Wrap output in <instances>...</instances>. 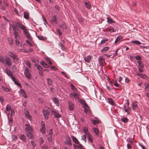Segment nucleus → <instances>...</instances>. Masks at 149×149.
Segmentation results:
<instances>
[{"instance_id":"nucleus-1","label":"nucleus","mask_w":149,"mask_h":149,"mask_svg":"<svg viewBox=\"0 0 149 149\" xmlns=\"http://www.w3.org/2000/svg\"><path fill=\"white\" fill-rule=\"evenodd\" d=\"M26 126V132L27 136L31 139L33 138V135L32 134V129L30 125L28 124H26L25 125Z\"/></svg>"},{"instance_id":"nucleus-2","label":"nucleus","mask_w":149,"mask_h":149,"mask_svg":"<svg viewBox=\"0 0 149 149\" xmlns=\"http://www.w3.org/2000/svg\"><path fill=\"white\" fill-rule=\"evenodd\" d=\"M11 25L12 26V27L14 26L15 27H17L20 29L23 30V31H24L26 29L25 27L23 24H21L20 22H13V24H11Z\"/></svg>"},{"instance_id":"nucleus-3","label":"nucleus","mask_w":149,"mask_h":149,"mask_svg":"<svg viewBox=\"0 0 149 149\" xmlns=\"http://www.w3.org/2000/svg\"><path fill=\"white\" fill-rule=\"evenodd\" d=\"M24 74L27 78L30 79L31 77V71L27 67L25 68L24 72Z\"/></svg>"},{"instance_id":"nucleus-4","label":"nucleus","mask_w":149,"mask_h":149,"mask_svg":"<svg viewBox=\"0 0 149 149\" xmlns=\"http://www.w3.org/2000/svg\"><path fill=\"white\" fill-rule=\"evenodd\" d=\"M45 123L43 121H41V128L40 130L42 134H44L45 133L46 128L45 127Z\"/></svg>"},{"instance_id":"nucleus-5","label":"nucleus","mask_w":149,"mask_h":149,"mask_svg":"<svg viewBox=\"0 0 149 149\" xmlns=\"http://www.w3.org/2000/svg\"><path fill=\"white\" fill-rule=\"evenodd\" d=\"M23 31L24 33V35L26 36V37L29 40H32V38L31 37L30 34L28 31L27 29H26Z\"/></svg>"},{"instance_id":"nucleus-6","label":"nucleus","mask_w":149,"mask_h":149,"mask_svg":"<svg viewBox=\"0 0 149 149\" xmlns=\"http://www.w3.org/2000/svg\"><path fill=\"white\" fill-rule=\"evenodd\" d=\"M12 28L14 32V36L18 35V32L19 31V30L17 27H15L14 26H13Z\"/></svg>"},{"instance_id":"nucleus-7","label":"nucleus","mask_w":149,"mask_h":149,"mask_svg":"<svg viewBox=\"0 0 149 149\" xmlns=\"http://www.w3.org/2000/svg\"><path fill=\"white\" fill-rule=\"evenodd\" d=\"M43 113L45 119L46 120L47 119L49 115L48 111L46 110H43Z\"/></svg>"},{"instance_id":"nucleus-8","label":"nucleus","mask_w":149,"mask_h":149,"mask_svg":"<svg viewBox=\"0 0 149 149\" xmlns=\"http://www.w3.org/2000/svg\"><path fill=\"white\" fill-rule=\"evenodd\" d=\"M104 60V59L103 57L102 56H100L99 57L98 59V62L100 65L102 67L103 66V63Z\"/></svg>"},{"instance_id":"nucleus-9","label":"nucleus","mask_w":149,"mask_h":149,"mask_svg":"<svg viewBox=\"0 0 149 149\" xmlns=\"http://www.w3.org/2000/svg\"><path fill=\"white\" fill-rule=\"evenodd\" d=\"M24 113L26 117L29 120H31V116L30 115L29 112L27 111L26 109H24Z\"/></svg>"},{"instance_id":"nucleus-10","label":"nucleus","mask_w":149,"mask_h":149,"mask_svg":"<svg viewBox=\"0 0 149 149\" xmlns=\"http://www.w3.org/2000/svg\"><path fill=\"white\" fill-rule=\"evenodd\" d=\"M51 111L52 114L54 115L55 117L59 118L61 116V115L60 114L56 112L55 111L52 110Z\"/></svg>"},{"instance_id":"nucleus-11","label":"nucleus","mask_w":149,"mask_h":149,"mask_svg":"<svg viewBox=\"0 0 149 149\" xmlns=\"http://www.w3.org/2000/svg\"><path fill=\"white\" fill-rule=\"evenodd\" d=\"M52 100L53 102L55 103V104L57 106H59V101L56 98L53 97L52 98Z\"/></svg>"},{"instance_id":"nucleus-12","label":"nucleus","mask_w":149,"mask_h":149,"mask_svg":"<svg viewBox=\"0 0 149 149\" xmlns=\"http://www.w3.org/2000/svg\"><path fill=\"white\" fill-rule=\"evenodd\" d=\"M84 59L86 62L90 63L91 61V57L90 56H88L86 57H84Z\"/></svg>"},{"instance_id":"nucleus-13","label":"nucleus","mask_w":149,"mask_h":149,"mask_svg":"<svg viewBox=\"0 0 149 149\" xmlns=\"http://www.w3.org/2000/svg\"><path fill=\"white\" fill-rule=\"evenodd\" d=\"M132 109L133 110H136L138 106V104L137 102H133L132 103Z\"/></svg>"},{"instance_id":"nucleus-14","label":"nucleus","mask_w":149,"mask_h":149,"mask_svg":"<svg viewBox=\"0 0 149 149\" xmlns=\"http://www.w3.org/2000/svg\"><path fill=\"white\" fill-rule=\"evenodd\" d=\"M79 101L81 104L83 105L84 108H87V105L85 103V100L80 99L79 100Z\"/></svg>"},{"instance_id":"nucleus-15","label":"nucleus","mask_w":149,"mask_h":149,"mask_svg":"<svg viewBox=\"0 0 149 149\" xmlns=\"http://www.w3.org/2000/svg\"><path fill=\"white\" fill-rule=\"evenodd\" d=\"M52 23L54 24H57V17L56 15L52 17V20L51 21Z\"/></svg>"},{"instance_id":"nucleus-16","label":"nucleus","mask_w":149,"mask_h":149,"mask_svg":"<svg viewBox=\"0 0 149 149\" xmlns=\"http://www.w3.org/2000/svg\"><path fill=\"white\" fill-rule=\"evenodd\" d=\"M6 64L7 65L10 66L11 65L10 62V58L8 57H6L5 59Z\"/></svg>"},{"instance_id":"nucleus-17","label":"nucleus","mask_w":149,"mask_h":149,"mask_svg":"<svg viewBox=\"0 0 149 149\" xmlns=\"http://www.w3.org/2000/svg\"><path fill=\"white\" fill-rule=\"evenodd\" d=\"M6 72L9 76L12 77V76H13V75L11 72V71L9 70L6 69Z\"/></svg>"},{"instance_id":"nucleus-18","label":"nucleus","mask_w":149,"mask_h":149,"mask_svg":"<svg viewBox=\"0 0 149 149\" xmlns=\"http://www.w3.org/2000/svg\"><path fill=\"white\" fill-rule=\"evenodd\" d=\"M69 109L70 110H73L74 109V105L71 102H69Z\"/></svg>"},{"instance_id":"nucleus-19","label":"nucleus","mask_w":149,"mask_h":149,"mask_svg":"<svg viewBox=\"0 0 149 149\" xmlns=\"http://www.w3.org/2000/svg\"><path fill=\"white\" fill-rule=\"evenodd\" d=\"M21 94L24 97L26 98L27 97L26 93L24 91L23 89L20 90Z\"/></svg>"},{"instance_id":"nucleus-20","label":"nucleus","mask_w":149,"mask_h":149,"mask_svg":"<svg viewBox=\"0 0 149 149\" xmlns=\"http://www.w3.org/2000/svg\"><path fill=\"white\" fill-rule=\"evenodd\" d=\"M71 137L73 141H74L75 143L77 144L79 143V141L76 138V137L73 136H72Z\"/></svg>"},{"instance_id":"nucleus-21","label":"nucleus","mask_w":149,"mask_h":149,"mask_svg":"<svg viewBox=\"0 0 149 149\" xmlns=\"http://www.w3.org/2000/svg\"><path fill=\"white\" fill-rule=\"evenodd\" d=\"M124 107L125 112L127 113L128 114H130V111H131V109L129 107H128L127 108H126L125 106Z\"/></svg>"},{"instance_id":"nucleus-22","label":"nucleus","mask_w":149,"mask_h":149,"mask_svg":"<svg viewBox=\"0 0 149 149\" xmlns=\"http://www.w3.org/2000/svg\"><path fill=\"white\" fill-rule=\"evenodd\" d=\"M109 48L108 47H104L101 50V52L102 53H104L107 51L109 49Z\"/></svg>"},{"instance_id":"nucleus-23","label":"nucleus","mask_w":149,"mask_h":149,"mask_svg":"<svg viewBox=\"0 0 149 149\" xmlns=\"http://www.w3.org/2000/svg\"><path fill=\"white\" fill-rule=\"evenodd\" d=\"M123 38V37L121 36H118L116 39L115 43H117L118 42L120 41V40Z\"/></svg>"},{"instance_id":"nucleus-24","label":"nucleus","mask_w":149,"mask_h":149,"mask_svg":"<svg viewBox=\"0 0 149 149\" xmlns=\"http://www.w3.org/2000/svg\"><path fill=\"white\" fill-rule=\"evenodd\" d=\"M66 143L68 145L70 146L72 145L71 143V140L69 138H68L66 140Z\"/></svg>"},{"instance_id":"nucleus-25","label":"nucleus","mask_w":149,"mask_h":149,"mask_svg":"<svg viewBox=\"0 0 149 149\" xmlns=\"http://www.w3.org/2000/svg\"><path fill=\"white\" fill-rule=\"evenodd\" d=\"M108 102L110 104L114 105L115 103L114 100L111 98H108Z\"/></svg>"},{"instance_id":"nucleus-26","label":"nucleus","mask_w":149,"mask_h":149,"mask_svg":"<svg viewBox=\"0 0 149 149\" xmlns=\"http://www.w3.org/2000/svg\"><path fill=\"white\" fill-rule=\"evenodd\" d=\"M40 63L45 68H48L49 66L48 64H46L43 61H41L40 62Z\"/></svg>"},{"instance_id":"nucleus-27","label":"nucleus","mask_w":149,"mask_h":149,"mask_svg":"<svg viewBox=\"0 0 149 149\" xmlns=\"http://www.w3.org/2000/svg\"><path fill=\"white\" fill-rule=\"evenodd\" d=\"M29 13L26 12H24V17L25 18L27 19L29 18Z\"/></svg>"},{"instance_id":"nucleus-28","label":"nucleus","mask_w":149,"mask_h":149,"mask_svg":"<svg viewBox=\"0 0 149 149\" xmlns=\"http://www.w3.org/2000/svg\"><path fill=\"white\" fill-rule=\"evenodd\" d=\"M85 5L86 7L88 9H90L91 8V4L89 2H86L85 3Z\"/></svg>"},{"instance_id":"nucleus-29","label":"nucleus","mask_w":149,"mask_h":149,"mask_svg":"<svg viewBox=\"0 0 149 149\" xmlns=\"http://www.w3.org/2000/svg\"><path fill=\"white\" fill-rule=\"evenodd\" d=\"M35 67L40 71H42V68L39 65L37 64H35Z\"/></svg>"},{"instance_id":"nucleus-30","label":"nucleus","mask_w":149,"mask_h":149,"mask_svg":"<svg viewBox=\"0 0 149 149\" xmlns=\"http://www.w3.org/2000/svg\"><path fill=\"white\" fill-rule=\"evenodd\" d=\"M72 95H73L75 98H78L79 96V94L75 93H72Z\"/></svg>"},{"instance_id":"nucleus-31","label":"nucleus","mask_w":149,"mask_h":149,"mask_svg":"<svg viewBox=\"0 0 149 149\" xmlns=\"http://www.w3.org/2000/svg\"><path fill=\"white\" fill-rule=\"evenodd\" d=\"M87 137V138L91 142H93V139L92 137L91 136L90 134H88V135H86Z\"/></svg>"},{"instance_id":"nucleus-32","label":"nucleus","mask_w":149,"mask_h":149,"mask_svg":"<svg viewBox=\"0 0 149 149\" xmlns=\"http://www.w3.org/2000/svg\"><path fill=\"white\" fill-rule=\"evenodd\" d=\"M131 42L132 43H134L136 44L137 45H139L141 44V42L140 41L137 40L132 41Z\"/></svg>"},{"instance_id":"nucleus-33","label":"nucleus","mask_w":149,"mask_h":149,"mask_svg":"<svg viewBox=\"0 0 149 149\" xmlns=\"http://www.w3.org/2000/svg\"><path fill=\"white\" fill-rule=\"evenodd\" d=\"M8 55L10 56L11 58H14L15 56L16 55L14 54L12 52H9L8 53Z\"/></svg>"},{"instance_id":"nucleus-34","label":"nucleus","mask_w":149,"mask_h":149,"mask_svg":"<svg viewBox=\"0 0 149 149\" xmlns=\"http://www.w3.org/2000/svg\"><path fill=\"white\" fill-rule=\"evenodd\" d=\"M114 85L116 87H120V85L118 84L116 81H114L113 83Z\"/></svg>"},{"instance_id":"nucleus-35","label":"nucleus","mask_w":149,"mask_h":149,"mask_svg":"<svg viewBox=\"0 0 149 149\" xmlns=\"http://www.w3.org/2000/svg\"><path fill=\"white\" fill-rule=\"evenodd\" d=\"M13 59L15 63H17L18 62V58L17 57L16 55H15V56L13 58Z\"/></svg>"},{"instance_id":"nucleus-36","label":"nucleus","mask_w":149,"mask_h":149,"mask_svg":"<svg viewBox=\"0 0 149 149\" xmlns=\"http://www.w3.org/2000/svg\"><path fill=\"white\" fill-rule=\"evenodd\" d=\"M84 131L85 132L86 135H88V134H90L89 132L88 131V129L87 128H85L84 129Z\"/></svg>"},{"instance_id":"nucleus-37","label":"nucleus","mask_w":149,"mask_h":149,"mask_svg":"<svg viewBox=\"0 0 149 149\" xmlns=\"http://www.w3.org/2000/svg\"><path fill=\"white\" fill-rule=\"evenodd\" d=\"M107 22L110 23H114L115 22L113 21L110 18L107 17Z\"/></svg>"},{"instance_id":"nucleus-38","label":"nucleus","mask_w":149,"mask_h":149,"mask_svg":"<svg viewBox=\"0 0 149 149\" xmlns=\"http://www.w3.org/2000/svg\"><path fill=\"white\" fill-rule=\"evenodd\" d=\"M2 89L3 90L7 92H10V90L8 88L5 87L3 86H2Z\"/></svg>"},{"instance_id":"nucleus-39","label":"nucleus","mask_w":149,"mask_h":149,"mask_svg":"<svg viewBox=\"0 0 149 149\" xmlns=\"http://www.w3.org/2000/svg\"><path fill=\"white\" fill-rule=\"evenodd\" d=\"M121 120L124 123H127L128 121V119L126 117H124L121 119Z\"/></svg>"},{"instance_id":"nucleus-40","label":"nucleus","mask_w":149,"mask_h":149,"mask_svg":"<svg viewBox=\"0 0 149 149\" xmlns=\"http://www.w3.org/2000/svg\"><path fill=\"white\" fill-rule=\"evenodd\" d=\"M84 108V111L87 114H88L90 113V111L88 109V105H87V108Z\"/></svg>"},{"instance_id":"nucleus-41","label":"nucleus","mask_w":149,"mask_h":149,"mask_svg":"<svg viewBox=\"0 0 149 149\" xmlns=\"http://www.w3.org/2000/svg\"><path fill=\"white\" fill-rule=\"evenodd\" d=\"M45 59L47 61V62H48L49 64L51 65L52 64V63L50 59V58L48 57H46L45 58Z\"/></svg>"},{"instance_id":"nucleus-42","label":"nucleus","mask_w":149,"mask_h":149,"mask_svg":"<svg viewBox=\"0 0 149 149\" xmlns=\"http://www.w3.org/2000/svg\"><path fill=\"white\" fill-rule=\"evenodd\" d=\"M8 41L9 42L10 45H12L13 44V41L11 38H8Z\"/></svg>"},{"instance_id":"nucleus-43","label":"nucleus","mask_w":149,"mask_h":149,"mask_svg":"<svg viewBox=\"0 0 149 149\" xmlns=\"http://www.w3.org/2000/svg\"><path fill=\"white\" fill-rule=\"evenodd\" d=\"M95 133L97 135H98L99 134V130L97 128H95L93 129Z\"/></svg>"},{"instance_id":"nucleus-44","label":"nucleus","mask_w":149,"mask_h":149,"mask_svg":"<svg viewBox=\"0 0 149 149\" xmlns=\"http://www.w3.org/2000/svg\"><path fill=\"white\" fill-rule=\"evenodd\" d=\"M47 84L49 85H51L52 83V80L48 78L47 79Z\"/></svg>"},{"instance_id":"nucleus-45","label":"nucleus","mask_w":149,"mask_h":149,"mask_svg":"<svg viewBox=\"0 0 149 149\" xmlns=\"http://www.w3.org/2000/svg\"><path fill=\"white\" fill-rule=\"evenodd\" d=\"M18 40H15V42L16 45H17L18 47H19V46H21V45L20 44V42H19V41Z\"/></svg>"},{"instance_id":"nucleus-46","label":"nucleus","mask_w":149,"mask_h":149,"mask_svg":"<svg viewBox=\"0 0 149 149\" xmlns=\"http://www.w3.org/2000/svg\"><path fill=\"white\" fill-rule=\"evenodd\" d=\"M70 86H71V89H72L74 91H76V89L75 88V86L73 85L72 84H70Z\"/></svg>"},{"instance_id":"nucleus-47","label":"nucleus","mask_w":149,"mask_h":149,"mask_svg":"<svg viewBox=\"0 0 149 149\" xmlns=\"http://www.w3.org/2000/svg\"><path fill=\"white\" fill-rule=\"evenodd\" d=\"M138 63L139 66L141 68H142L144 67L143 64L142 63V62L139 61L138 62Z\"/></svg>"},{"instance_id":"nucleus-48","label":"nucleus","mask_w":149,"mask_h":149,"mask_svg":"<svg viewBox=\"0 0 149 149\" xmlns=\"http://www.w3.org/2000/svg\"><path fill=\"white\" fill-rule=\"evenodd\" d=\"M38 37L39 39L41 40H44L45 39V37H44L41 36H38Z\"/></svg>"},{"instance_id":"nucleus-49","label":"nucleus","mask_w":149,"mask_h":149,"mask_svg":"<svg viewBox=\"0 0 149 149\" xmlns=\"http://www.w3.org/2000/svg\"><path fill=\"white\" fill-rule=\"evenodd\" d=\"M86 135H83L81 136V140L85 141V142H86Z\"/></svg>"},{"instance_id":"nucleus-50","label":"nucleus","mask_w":149,"mask_h":149,"mask_svg":"<svg viewBox=\"0 0 149 149\" xmlns=\"http://www.w3.org/2000/svg\"><path fill=\"white\" fill-rule=\"evenodd\" d=\"M44 142V140L43 138H41L39 139V143L40 145H41Z\"/></svg>"},{"instance_id":"nucleus-51","label":"nucleus","mask_w":149,"mask_h":149,"mask_svg":"<svg viewBox=\"0 0 149 149\" xmlns=\"http://www.w3.org/2000/svg\"><path fill=\"white\" fill-rule=\"evenodd\" d=\"M26 137L23 135H22L20 136V138L23 141H24Z\"/></svg>"},{"instance_id":"nucleus-52","label":"nucleus","mask_w":149,"mask_h":149,"mask_svg":"<svg viewBox=\"0 0 149 149\" xmlns=\"http://www.w3.org/2000/svg\"><path fill=\"white\" fill-rule=\"evenodd\" d=\"M60 27L63 29H66V25L65 24H62L60 25Z\"/></svg>"},{"instance_id":"nucleus-53","label":"nucleus","mask_w":149,"mask_h":149,"mask_svg":"<svg viewBox=\"0 0 149 149\" xmlns=\"http://www.w3.org/2000/svg\"><path fill=\"white\" fill-rule=\"evenodd\" d=\"M11 109V107L8 104H7L6 107V110L8 111H10Z\"/></svg>"},{"instance_id":"nucleus-54","label":"nucleus","mask_w":149,"mask_h":149,"mask_svg":"<svg viewBox=\"0 0 149 149\" xmlns=\"http://www.w3.org/2000/svg\"><path fill=\"white\" fill-rule=\"evenodd\" d=\"M139 76L141 78H143V79L146 78V75L144 74H139Z\"/></svg>"},{"instance_id":"nucleus-55","label":"nucleus","mask_w":149,"mask_h":149,"mask_svg":"<svg viewBox=\"0 0 149 149\" xmlns=\"http://www.w3.org/2000/svg\"><path fill=\"white\" fill-rule=\"evenodd\" d=\"M14 36L15 38V40H20L21 39V38L19 35L16 36Z\"/></svg>"},{"instance_id":"nucleus-56","label":"nucleus","mask_w":149,"mask_h":149,"mask_svg":"<svg viewBox=\"0 0 149 149\" xmlns=\"http://www.w3.org/2000/svg\"><path fill=\"white\" fill-rule=\"evenodd\" d=\"M26 64L27 66L29 67V68H31V64L30 63L29 61H27L26 62Z\"/></svg>"},{"instance_id":"nucleus-57","label":"nucleus","mask_w":149,"mask_h":149,"mask_svg":"<svg viewBox=\"0 0 149 149\" xmlns=\"http://www.w3.org/2000/svg\"><path fill=\"white\" fill-rule=\"evenodd\" d=\"M108 31L111 33L115 31L113 28L108 29Z\"/></svg>"},{"instance_id":"nucleus-58","label":"nucleus","mask_w":149,"mask_h":149,"mask_svg":"<svg viewBox=\"0 0 149 149\" xmlns=\"http://www.w3.org/2000/svg\"><path fill=\"white\" fill-rule=\"evenodd\" d=\"M77 144H78V147L79 148H80L81 149H82L83 148V146L79 143H77Z\"/></svg>"},{"instance_id":"nucleus-59","label":"nucleus","mask_w":149,"mask_h":149,"mask_svg":"<svg viewBox=\"0 0 149 149\" xmlns=\"http://www.w3.org/2000/svg\"><path fill=\"white\" fill-rule=\"evenodd\" d=\"M0 61L3 63H4L5 62V60L3 57L0 58Z\"/></svg>"},{"instance_id":"nucleus-60","label":"nucleus","mask_w":149,"mask_h":149,"mask_svg":"<svg viewBox=\"0 0 149 149\" xmlns=\"http://www.w3.org/2000/svg\"><path fill=\"white\" fill-rule=\"evenodd\" d=\"M135 58L136 59L138 60H141V56H136L135 57Z\"/></svg>"},{"instance_id":"nucleus-61","label":"nucleus","mask_w":149,"mask_h":149,"mask_svg":"<svg viewBox=\"0 0 149 149\" xmlns=\"http://www.w3.org/2000/svg\"><path fill=\"white\" fill-rule=\"evenodd\" d=\"M108 40L107 39L102 40V41H101L100 43L101 44H103L104 43H105L106 41H107Z\"/></svg>"},{"instance_id":"nucleus-62","label":"nucleus","mask_w":149,"mask_h":149,"mask_svg":"<svg viewBox=\"0 0 149 149\" xmlns=\"http://www.w3.org/2000/svg\"><path fill=\"white\" fill-rule=\"evenodd\" d=\"M119 49H117V50H116L115 51V53L113 55V57L116 56H117L118 54V50H119Z\"/></svg>"},{"instance_id":"nucleus-63","label":"nucleus","mask_w":149,"mask_h":149,"mask_svg":"<svg viewBox=\"0 0 149 149\" xmlns=\"http://www.w3.org/2000/svg\"><path fill=\"white\" fill-rule=\"evenodd\" d=\"M42 149H48L47 146L45 145H43L42 146Z\"/></svg>"},{"instance_id":"nucleus-64","label":"nucleus","mask_w":149,"mask_h":149,"mask_svg":"<svg viewBox=\"0 0 149 149\" xmlns=\"http://www.w3.org/2000/svg\"><path fill=\"white\" fill-rule=\"evenodd\" d=\"M26 42L27 43V44L30 46H33L32 44L28 40H26Z\"/></svg>"}]
</instances>
